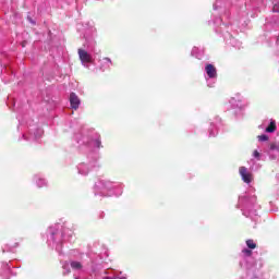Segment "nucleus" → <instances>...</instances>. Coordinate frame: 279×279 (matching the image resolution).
Segmentation results:
<instances>
[{
  "label": "nucleus",
  "instance_id": "nucleus-1",
  "mask_svg": "<svg viewBox=\"0 0 279 279\" xmlns=\"http://www.w3.org/2000/svg\"><path fill=\"white\" fill-rule=\"evenodd\" d=\"M78 58L85 66H88V64H93L94 62L93 56L83 49H78Z\"/></svg>",
  "mask_w": 279,
  "mask_h": 279
},
{
  "label": "nucleus",
  "instance_id": "nucleus-2",
  "mask_svg": "<svg viewBox=\"0 0 279 279\" xmlns=\"http://www.w3.org/2000/svg\"><path fill=\"white\" fill-rule=\"evenodd\" d=\"M240 175H241L243 182H245V184H250L254 180L252 172H248L247 168H245V167H240Z\"/></svg>",
  "mask_w": 279,
  "mask_h": 279
},
{
  "label": "nucleus",
  "instance_id": "nucleus-3",
  "mask_svg": "<svg viewBox=\"0 0 279 279\" xmlns=\"http://www.w3.org/2000/svg\"><path fill=\"white\" fill-rule=\"evenodd\" d=\"M206 74L208 75L209 80L217 78V69L213 64H207L205 66Z\"/></svg>",
  "mask_w": 279,
  "mask_h": 279
},
{
  "label": "nucleus",
  "instance_id": "nucleus-4",
  "mask_svg": "<svg viewBox=\"0 0 279 279\" xmlns=\"http://www.w3.org/2000/svg\"><path fill=\"white\" fill-rule=\"evenodd\" d=\"M70 104L73 110H77V108H80V98L75 93L70 94Z\"/></svg>",
  "mask_w": 279,
  "mask_h": 279
},
{
  "label": "nucleus",
  "instance_id": "nucleus-5",
  "mask_svg": "<svg viewBox=\"0 0 279 279\" xmlns=\"http://www.w3.org/2000/svg\"><path fill=\"white\" fill-rule=\"evenodd\" d=\"M62 238L66 239L64 233H60L58 231L51 233V239H52L53 243H57V244L62 243Z\"/></svg>",
  "mask_w": 279,
  "mask_h": 279
},
{
  "label": "nucleus",
  "instance_id": "nucleus-6",
  "mask_svg": "<svg viewBox=\"0 0 279 279\" xmlns=\"http://www.w3.org/2000/svg\"><path fill=\"white\" fill-rule=\"evenodd\" d=\"M96 187L100 189L101 191H112V189H114V185L112 184V182L107 181L101 185H96Z\"/></svg>",
  "mask_w": 279,
  "mask_h": 279
},
{
  "label": "nucleus",
  "instance_id": "nucleus-7",
  "mask_svg": "<svg viewBox=\"0 0 279 279\" xmlns=\"http://www.w3.org/2000/svg\"><path fill=\"white\" fill-rule=\"evenodd\" d=\"M88 145L89 147H97L99 149V147H101V140L99 138V135L96 134L95 138L88 142Z\"/></svg>",
  "mask_w": 279,
  "mask_h": 279
},
{
  "label": "nucleus",
  "instance_id": "nucleus-8",
  "mask_svg": "<svg viewBox=\"0 0 279 279\" xmlns=\"http://www.w3.org/2000/svg\"><path fill=\"white\" fill-rule=\"evenodd\" d=\"M77 169H78V173H81V175H88V171H89L88 165L80 163Z\"/></svg>",
  "mask_w": 279,
  "mask_h": 279
},
{
  "label": "nucleus",
  "instance_id": "nucleus-9",
  "mask_svg": "<svg viewBox=\"0 0 279 279\" xmlns=\"http://www.w3.org/2000/svg\"><path fill=\"white\" fill-rule=\"evenodd\" d=\"M265 132H267L268 134H274V132H276V121L271 120Z\"/></svg>",
  "mask_w": 279,
  "mask_h": 279
},
{
  "label": "nucleus",
  "instance_id": "nucleus-10",
  "mask_svg": "<svg viewBox=\"0 0 279 279\" xmlns=\"http://www.w3.org/2000/svg\"><path fill=\"white\" fill-rule=\"evenodd\" d=\"M70 265H71V268L74 269L75 271H80L82 269V263L80 262L73 260L70 263Z\"/></svg>",
  "mask_w": 279,
  "mask_h": 279
},
{
  "label": "nucleus",
  "instance_id": "nucleus-11",
  "mask_svg": "<svg viewBox=\"0 0 279 279\" xmlns=\"http://www.w3.org/2000/svg\"><path fill=\"white\" fill-rule=\"evenodd\" d=\"M246 245L248 250H256V244L254 243V240H247Z\"/></svg>",
  "mask_w": 279,
  "mask_h": 279
},
{
  "label": "nucleus",
  "instance_id": "nucleus-12",
  "mask_svg": "<svg viewBox=\"0 0 279 279\" xmlns=\"http://www.w3.org/2000/svg\"><path fill=\"white\" fill-rule=\"evenodd\" d=\"M257 138L260 143H265V141H269V136H267L266 134L259 135L257 136Z\"/></svg>",
  "mask_w": 279,
  "mask_h": 279
},
{
  "label": "nucleus",
  "instance_id": "nucleus-13",
  "mask_svg": "<svg viewBox=\"0 0 279 279\" xmlns=\"http://www.w3.org/2000/svg\"><path fill=\"white\" fill-rule=\"evenodd\" d=\"M209 136H217V128H215V125H211V130H209Z\"/></svg>",
  "mask_w": 279,
  "mask_h": 279
},
{
  "label": "nucleus",
  "instance_id": "nucleus-14",
  "mask_svg": "<svg viewBox=\"0 0 279 279\" xmlns=\"http://www.w3.org/2000/svg\"><path fill=\"white\" fill-rule=\"evenodd\" d=\"M47 184V181H45L44 179H39L37 181V186H39V189H41V186H45Z\"/></svg>",
  "mask_w": 279,
  "mask_h": 279
},
{
  "label": "nucleus",
  "instance_id": "nucleus-15",
  "mask_svg": "<svg viewBox=\"0 0 279 279\" xmlns=\"http://www.w3.org/2000/svg\"><path fill=\"white\" fill-rule=\"evenodd\" d=\"M242 254H243L244 256H252V250H250V248H244V250H242Z\"/></svg>",
  "mask_w": 279,
  "mask_h": 279
},
{
  "label": "nucleus",
  "instance_id": "nucleus-16",
  "mask_svg": "<svg viewBox=\"0 0 279 279\" xmlns=\"http://www.w3.org/2000/svg\"><path fill=\"white\" fill-rule=\"evenodd\" d=\"M44 132L41 129H37L36 133H35V138H40L43 136Z\"/></svg>",
  "mask_w": 279,
  "mask_h": 279
},
{
  "label": "nucleus",
  "instance_id": "nucleus-17",
  "mask_svg": "<svg viewBox=\"0 0 279 279\" xmlns=\"http://www.w3.org/2000/svg\"><path fill=\"white\" fill-rule=\"evenodd\" d=\"M63 275L66 276V274H71V270L69 269V264L63 265Z\"/></svg>",
  "mask_w": 279,
  "mask_h": 279
},
{
  "label": "nucleus",
  "instance_id": "nucleus-18",
  "mask_svg": "<svg viewBox=\"0 0 279 279\" xmlns=\"http://www.w3.org/2000/svg\"><path fill=\"white\" fill-rule=\"evenodd\" d=\"M253 158H256V160H260V153H258V150H254Z\"/></svg>",
  "mask_w": 279,
  "mask_h": 279
},
{
  "label": "nucleus",
  "instance_id": "nucleus-19",
  "mask_svg": "<svg viewBox=\"0 0 279 279\" xmlns=\"http://www.w3.org/2000/svg\"><path fill=\"white\" fill-rule=\"evenodd\" d=\"M234 101H235V98H232V99L230 100V104H232V106H234L235 108H241V105L234 104Z\"/></svg>",
  "mask_w": 279,
  "mask_h": 279
},
{
  "label": "nucleus",
  "instance_id": "nucleus-20",
  "mask_svg": "<svg viewBox=\"0 0 279 279\" xmlns=\"http://www.w3.org/2000/svg\"><path fill=\"white\" fill-rule=\"evenodd\" d=\"M272 11L274 12H279V2L274 4Z\"/></svg>",
  "mask_w": 279,
  "mask_h": 279
},
{
  "label": "nucleus",
  "instance_id": "nucleus-21",
  "mask_svg": "<svg viewBox=\"0 0 279 279\" xmlns=\"http://www.w3.org/2000/svg\"><path fill=\"white\" fill-rule=\"evenodd\" d=\"M106 62H109V64H112V61L110 60V58H105Z\"/></svg>",
  "mask_w": 279,
  "mask_h": 279
},
{
  "label": "nucleus",
  "instance_id": "nucleus-22",
  "mask_svg": "<svg viewBox=\"0 0 279 279\" xmlns=\"http://www.w3.org/2000/svg\"><path fill=\"white\" fill-rule=\"evenodd\" d=\"M270 149H271V150L276 149V144H271V145H270Z\"/></svg>",
  "mask_w": 279,
  "mask_h": 279
},
{
  "label": "nucleus",
  "instance_id": "nucleus-23",
  "mask_svg": "<svg viewBox=\"0 0 279 279\" xmlns=\"http://www.w3.org/2000/svg\"><path fill=\"white\" fill-rule=\"evenodd\" d=\"M105 279H114V278H112V277H106Z\"/></svg>",
  "mask_w": 279,
  "mask_h": 279
},
{
  "label": "nucleus",
  "instance_id": "nucleus-24",
  "mask_svg": "<svg viewBox=\"0 0 279 279\" xmlns=\"http://www.w3.org/2000/svg\"><path fill=\"white\" fill-rule=\"evenodd\" d=\"M192 53H195V48L192 50Z\"/></svg>",
  "mask_w": 279,
  "mask_h": 279
},
{
  "label": "nucleus",
  "instance_id": "nucleus-25",
  "mask_svg": "<svg viewBox=\"0 0 279 279\" xmlns=\"http://www.w3.org/2000/svg\"><path fill=\"white\" fill-rule=\"evenodd\" d=\"M120 279H128L126 277H121Z\"/></svg>",
  "mask_w": 279,
  "mask_h": 279
},
{
  "label": "nucleus",
  "instance_id": "nucleus-26",
  "mask_svg": "<svg viewBox=\"0 0 279 279\" xmlns=\"http://www.w3.org/2000/svg\"><path fill=\"white\" fill-rule=\"evenodd\" d=\"M208 86L211 87L213 85H210V83H208Z\"/></svg>",
  "mask_w": 279,
  "mask_h": 279
},
{
  "label": "nucleus",
  "instance_id": "nucleus-27",
  "mask_svg": "<svg viewBox=\"0 0 279 279\" xmlns=\"http://www.w3.org/2000/svg\"><path fill=\"white\" fill-rule=\"evenodd\" d=\"M102 195H105V196H106V195H110V194H104V193H102Z\"/></svg>",
  "mask_w": 279,
  "mask_h": 279
},
{
  "label": "nucleus",
  "instance_id": "nucleus-28",
  "mask_svg": "<svg viewBox=\"0 0 279 279\" xmlns=\"http://www.w3.org/2000/svg\"><path fill=\"white\" fill-rule=\"evenodd\" d=\"M2 252H5V248H2Z\"/></svg>",
  "mask_w": 279,
  "mask_h": 279
}]
</instances>
